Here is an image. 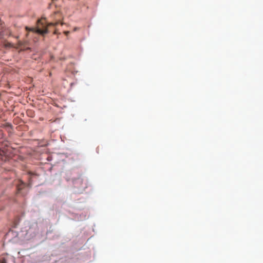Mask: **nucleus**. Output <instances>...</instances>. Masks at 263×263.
<instances>
[{"instance_id": "obj_6", "label": "nucleus", "mask_w": 263, "mask_h": 263, "mask_svg": "<svg viewBox=\"0 0 263 263\" xmlns=\"http://www.w3.org/2000/svg\"><path fill=\"white\" fill-rule=\"evenodd\" d=\"M74 31L77 30V28H74Z\"/></svg>"}, {"instance_id": "obj_5", "label": "nucleus", "mask_w": 263, "mask_h": 263, "mask_svg": "<svg viewBox=\"0 0 263 263\" xmlns=\"http://www.w3.org/2000/svg\"><path fill=\"white\" fill-rule=\"evenodd\" d=\"M69 31H65V32H64V33H65L66 35H67L69 34Z\"/></svg>"}, {"instance_id": "obj_1", "label": "nucleus", "mask_w": 263, "mask_h": 263, "mask_svg": "<svg viewBox=\"0 0 263 263\" xmlns=\"http://www.w3.org/2000/svg\"><path fill=\"white\" fill-rule=\"evenodd\" d=\"M59 24V22L55 23H50L46 25L45 20H38L37 27L36 32L43 35L48 32V27L50 26H56Z\"/></svg>"}, {"instance_id": "obj_2", "label": "nucleus", "mask_w": 263, "mask_h": 263, "mask_svg": "<svg viewBox=\"0 0 263 263\" xmlns=\"http://www.w3.org/2000/svg\"><path fill=\"white\" fill-rule=\"evenodd\" d=\"M84 180L81 178L79 177L73 181V184L77 188H85L86 187V183H85L83 185Z\"/></svg>"}, {"instance_id": "obj_3", "label": "nucleus", "mask_w": 263, "mask_h": 263, "mask_svg": "<svg viewBox=\"0 0 263 263\" xmlns=\"http://www.w3.org/2000/svg\"><path fill=\"white\" fill-rule=\"evenodd\" d=\"M0 263H7L6 260L5 258H3V259H0Z\"/></svg>"}, {"instance_id": "obj_4", "label": "nucleus", "mask_w": 263, "mask_h": 263, "mask_svg": "<svg viewBox=\"0 0 263 263\" xmlns=\"http://www.w3.org/2000/svg\"><path fill=\"white\" fill-rule=\"evenodd\" d=\"M4 154H5L4 151L0 149V155H4Z\"/></svg>"}]
</instances>
